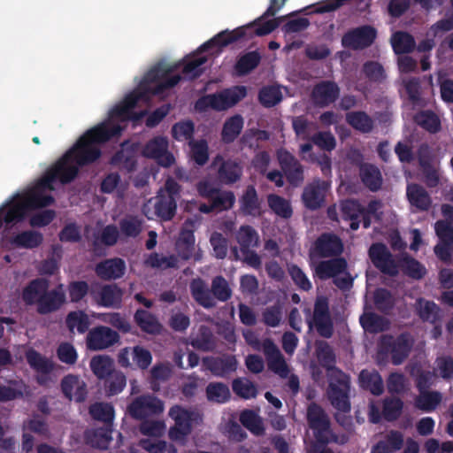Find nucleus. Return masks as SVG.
I'll list each match as a JSON object with an SVG mask.
<instances>
[{
	"instance_id": "33",
	"label": "nucleus",
	"mask_w": 453,
	"mask_h": 453,
	"mask_svg": "<svg viewBox=\"0 0 453 453\" xmlns=\"http://www.w3.org/2000/svg\"><path fill=\"white\" fill-rule=\"evenodd\" d=\"M49 288V280L45 278L34 279L23 288L21 298L27 305H37L41 296Z\"/></svg>"
},
{
	"instance_id": "41",
	"label": "nucleus",
	"mask_w": 453,
	"mask_h": 453,
	"mask_svg": "<svg viewBox=\"0 0 453 453\" xmlns=\"http://www.w3.org/2000/svg\"><path fill=\"white\" fill-rule=\"evenodd\" d=\"M134 319L141 330L147 334H157L162 330V325L157 317L146 310L138 309Z\"/></svg>"
},
{
	"instance_id": "35",
	"label": "nucleus",
	"mask_w": 453,
	"mask_h": 453,
	"mask_svg": "<svg viewBox=\"0 0 453 453\" xmlns=\"http://www.w3.org/2000/svg\"><path fill=\"white\" fill-rule=\"evenodd\" d=\"M358 380L360 387L369 391L373 395H380L384 392L382 377L375 369L362 370L359 373Z\"/></svg>"
},
{
	"instance_id": "50",
	"label": "nucleus",
	"mask_w": 453,
	"mask_h": 453,
	"mask_svg": "<svg viewBox=\"0 0 453 453\" xmlns=\"http://www.w3.org/2000/svg\"><path fill=\"white\" fill-rule=\"evenodd\" d=\"M418 316L426 322L435 323L439 319L440 308L433 301L418 298L416 303Z\"/></svg>"
},
{
	"instance_id": "20",
	"label": "nucleus",
	"mask_w": 453,
	"mask_h": 453,
	"mask_svg": "<svg viewBox=\"0 0 453 453\" xmlns=\"http://www.w3.org/2000/svg\"><path fill=\"white\" fill-rule=\"evenodd\" d=\"M340 96V87L334 81H321L312 88L311 99L318 107L324 108L334 104Z\"/></svg>"
},
{
	"instance_id": "14",
	"label": "nucleus",
	"mask_w": 453,
	"mask_h": 453,
	"mask_svg": "<svg viewBox=\"0 0 453 453\" xmlns=\"http://www.w3.org/2000/svg\"><path fill=\"white\" fill-rule=\"evenodd\" d=\"M168 140L165 136H156L148 141L142 150L144 157L155 159L158 165L164 167L171 166L175 159L168 151Z\"/></svg>"
},
{
	"instance_id": "22",
	"label": "nucleus",
	"mask_w": 453,
	"mask_h": 453,
	"mask_svg": "<svg viewBox=\"0 0 453 453\" xmlns=\"http://www.w3.org/2000/svg\"><path fill=\"white\" fill-rule=\"evenodd\" d=\"M263 352L267 361L268 369L281 378H286L289 372L288 365L279 348L271 339L267 338L263 342Z\"/></svg>"
},
{
	"instance_id": "32",
	"label": "nucleus",
	"mask_w": 453,
	"mask_h": 453,
	"mask_svg": "<svg viewBox=\"0 0 453 453\" xmlns=\"http://www.w3.org/2000/svg\"><path fill=\"white\" fill-rule=\"evenodd\" d=\"M240 211L244 216L257 217L261 214V201L253 185H248L239 198Z\"/></svg>"
},
{
	"instance_id": "49",
	"label": "nucleus",
	"mask_w": 453,
	"mask_h": 453,
	"mask_svg": "<svg viewBox=\"0 0 453 453\" xmlns=\"http://www.w3.org/2000/svg\"><path fill=\"white\" fill-rule=\"evenodd\" d=\"M205 394L209 402L225 403L230 400L231 393L226 384L223 382H210Z\"/></svg>"
},
{
	"instance_id": "46",
	"label": "nucleus",
	"mask_w": 453,
	"mask_h": 453,
	"mask_svg": "<svg viewBox=\"0 0 453 453\" xmlns=\"http://www.w3.org/2000/svg\"><path fill=\"white\" fill-rule=\"evenodd\" d=\"M143 220L138 216L126 215L119 221V233L125 237L136 238L142 231Z\"/></svg>"
},
{
	"instance_id": "61",
	"label": "nucleus",
	"mask_w": 453,
	"mask_h": 453,
	"mask_svg": "<svg viewBox=\"0 0 453 453\" xmlns=\"http://www.w3.org/2000/svg\"><path fill=\"white\" fill-rule=\"evenodd\" d=\"M267 201L269 207L276 215L283 219L291 218L293 211L288 200L278 195L271 194L268 196Z\"/></svg>"
},
{
	"instance_id": "17",
	"label": "nucleus",
	"mask_w": 453,
	"mask_h": 453,
	"mask_svg": "<svg viewBox=\"0 0 453 453\" xmlns=\"http://www.w3.org/2000/svg\"><path fill=\"white\" fill-rule=\"evenodd\" d=\"M413 341L407 333L400 334L395 339L389 337L388 340L382 341V346L387 352L391 355V362L395 365H399L408 357Z\"/></svg>"
},
{
	"instance_id": "5",
	"label": "nucleus",
	"mask_w": 453,
	"mask_h": 453,
	"mask_svg": "<svg viewBox=\"0 0 453 453\" xmlns=\"http://www.w3.org/2000/svg\"><path fill=\"white\" fill-rule=\"evenodd\" d=\"M307 423L312 430L316 442L320 445H327L330 442H347L348 438L343 435L341 441L333 433L328 415L325 410L316 403H311L307 408Z\"/></svg>"
},
{
	"instance_id": "44",
	"label": "nucleus",
	"mask_w": 453,
	"mask_h": 453,
	"mask_svg": "<svg viewBox=\"0 0 453 453\" xmlns=\"http://www.w3.org/2000/svg\"><path fill=\"white\" fill-rule=\"evenodd\" d=\"M261 61L258 51H249L241 56L234 65V71L239 76H244L256 69Z\"/></svg>"
},
{
	"instance_id": "13",
	"label": "nucleus",
	"mask_w": 453,
	"mask_h": 453,
	"mask_svg": "<svg viewBox=\"0 0 453 453\" xmlns=\"http://www.w3.org/2000/svg\"><path fill=\"white\" fill-rule=\"evenodd\" d=\"M277 159L288 182L294 187L300 186L304 180L303 166L300 161L284 149L277 151Z\"/></svg>"
},
{
	"instance_id": "42",
	"label": "nucleus",
	"mask_w": 453,
	"mask_h": 453,
	"mask_svg": "<svg viewBox=\"0 0 453 453\" xmlns=\"http://www.w3.org/2000/svg\"><path fill=\"white\" fill-rule=\"evenodd\" d=\"M154 209L155 215L157 218L161 220L168 221L175 216L177 202L170 196H165L164 192H158Z\"/></svg>"
},
{
	"instance_id": "27",
	"label": "nucleus",
	"mask_w": 453,
	"mask_h": 453,
	"mask_svg": "<svg viewBox=\"0 0 453 453\" xmlns=\"http://www.w3.org/2000/svg\"><path fill=\"white\" fill-rule=\"evenodd\" d=\"M65 294L63 285L59 284L51 290H46L39 300L37 311L39 314L46 315L59 310L65 303Z\"/></svg>"
},
{
	"instance_id": "26",
	"label": "nucleus",
	"mask_w": 453,
	"mask_h": 453,
	"mask_svg": "<svg viewBox=\"0 0 453 453\" xmlns=\"http://www.w3.org/2000/svg\"><path fill=\"white\" fill-rule=\"evenodd\" d=\"M28 211L24 201L17 198L15 195L12 200L0 208V228L4 222L9 225L23 221Z\"/></svg>"
},
{
	"instance_id": "52",
	"label": "nucleus",
	"mask_w": 453,
	"mask_h": 453,
	"mask_svg": "<svg viewBox=\"0 0 453 453\" xmlns=\"http://www.w3.org/2000/svg\"><path fill=\"white\" fill-rule=\"evenodd\" d=\"M419 395L415 399V406L423 411L431 412L441 402V395L438 391H418Z\"/></svg>"
},
{
	"instance_id": "53",
	"label": "nucleus",
	"mask_w": 453,
	"mask_h": 453,
	"mask_svg": "<svg viewBox=\"0 0 453 453\" xmlns=\"http://www.w3.org/2000/svg\"><path fill=\"white\" fill-rule=\"evenodd\" d=\"M139 446L149 453H177V449L173 444L157 438L141 439Z\"/></svg>"
},
{
	"instance_id": "64",
	"label": "nucleus",
	"mask_w": 453,
	"mask_h": 453,
	"mask_svg": "<svg viewBox=\"0 0 453 453\" xmlns=\"http://www.w3.org/2000/svg\"><path fill=\"white\" fill-rule=\"evenodd\" d=\"M89 414L96 420L111 423L114 418V408L108 403H96L89 407Z\"/></svg>"
},
{
	"instance_id": "40",
	"label": "nucleus",
	"mask_w": 453,
	"mask_h": 453,
	"mask_svg": "<svg viewBox=\"0 0 453 453\" xmlns=\"http://www.w3.org/2000/svg\"><path fill=\"white\" fill-rule=\"evenodd\" d=\"M346 122L355 130L362 134H369L374 128V120L364 111L346 113Z\"/></svg>"
},
{
	"instance_id": "8",
	"label": "nucleus",
	"mask_w": 453,
	"mask_h": 453,
	"mask_svg": "<svg viewBox=\"0 0 453 453\" xmlns=\"http://www.w3.org/2000/svg\"><path fill=\"white\" fill-rule=\"evenodd\" d=\"M70 153H65L54 164H52L42 174L51 185L59 182L62 185L71 183L79 174V168L69 157Z\"/></svg>"
},
{
	"instance_id": "11",
	"label": "nucleus",
	"mask_w": 453,
	"mask_h": 453,
	"mask_svg": "<svg viewBox=\"0 0 453 453\" xmlns=\"http://www.w3.org/2000/svg\"><path fill=\"white\" fill-rule=\"evenodd\" d=\"M310 329L315 326L318 334L324 338H331L334 325L330 316L329 303L325 296L317 297L314 303L313 317L307 320Z\"/></svg>"
},
{
	"instance_id": "38",
	"label": "nucleus",
	"mask_w": 453,
	"mask_h": 453,
	"mask_svg": "<svg viewBox=\"0 0 453 453\" xmlns=\"http://www.w3.org/2000/svg\"><path fill=\"white\" fill-rule=\"evenodd\" d=\"M191 346L200 351H213L217 342L211 329L204 325L200 326L197 334L190 341Z\"/></svg>"
},
{
	"instance_id": "39",
	"label": "nucleus",
	"mask_w": 453,
	"mask_h": 453,
	"mask_svg": "<svg viewBox=\"0 0 453 453\" xmlns=\"http://www.w3.org/2000/svg\"><path fill=\"white\" fill-rule=\"evenodd\" d=\"M65 322L70 334L77 332L80 334L88 332L91 324L88 315L82 310L70 311Z\"/></svg>"
},
{
	"instance_id": "55",
	"label": "nucleus",
	"mask_w": 453,
	"mask_h": 453,
	"mask_svg": "<svg viewBox=\"0 0 453 453\" xmlns=\"http://www.w3.org/2000/svg\"><path fill=\"white\" fill-rule=\"evenodd\" d=\"M242 425L257 436L265 434V426L261 418L251 410H245L240 415Z\"/></svg>"
},
{
	"instance_id": "3",
	"label": "nucleus",
	"mask_w": 453,
	"mask_h": 453,
	"mask_svg": "<svg viewBox=\"0 0 453 453\" xmlns=\"http://www.w3.org/2000/svg\"><path fill=\"white\" fill-rule=\"evenodd\" d=\"M189 287L194 300L205 309L214 308L216 306L215 299L219 302H226L233 295L228 281L222 275L215 276L212 279L211 289L201 278L194 279Z\"/></svg>"
},
{
	"instance_id": "29",
	"label": "nucleus",
	"mask_w": 453,
	"mask_h": 453,
	"mask_svg": "<svg viewBox=\"0 0 453 453\" xmlns=\"http://www.w3.org/2000/svg\"><path fill=\"white\" fill-rule=\"evenodd\" d=\"M126 272L125 261L120 257L104 259L95 267L96 276L103 280L120 279Z\"/></svg>"
},
{
	"instance_id": "6",
	"label": "nucleus",
	"mask_w": 453,
	"mask_h": 453,
	"mask_svg": "<svg viewBox=\"0 0 453 453\" xmlns=\"http://www.w3.org/2000/svg\"><path fill=\"white\" fill-rule=\"evenodd\" d=\"M173 72V67L159 63L145 73L139 88L149 95H161L165 90L175 87L181 81L180 74L170 76Z\"/></svg>"
},
{
	"instance_id": "51",
	"label": "nucleus",
	"mask_w": 453,
	"mask_h": 453,
	"mask_svg": "<svg viewBox=\"0 0 453 453\" xmlns=\"http://www.w3.org/2000/svg\"><path fill=\"white\" fill-rule=\"evenodd\" d=\"M361 326L365 332L380 333L387 329V320L374 312H365L359 318Z\"/></svg>"
},
{
	"instance_id": "34",
	"label": "nucleus",
	"mask_w": 453,
	"mask_h": 453,
	"mask_svg": "<svg viewBox=\"0 0 453 453\" xmlns=\"http://www.w3.org/2000/svg\"><path fill=\"white\" fill-rule=\"evenodd\" d=\"M42 234L35 230L19 232L9 240L10 244L14 248L27 250L36 249L42 245Z\"/></svg>"
},
{
	"instance_id": "28",
	"label": "nucleus",
	"mask_w": 453,
	"mask_h": 453,
	"mask_svg": "<svg viewBox=\"0 0 453 453\" xmlns=\"http://www.w3.org/2000/svg\"><path fill=\"white\" fill-rule=\"evenodd\" d=\"M348 267L344 257H334L328 260H322L314 268L313 276L320 280L334 279L336 276L346 272Z\"/></svg>"
},
{
	"instance_id": "15",
	"label": "nucleus",
	"mask_w": 453,
	"mask_h": 453,
	"mask_svg": "<svg viewBox=\"0 0 453 453\" xmlns=\"http://www.w3.org/2000/svg\"><path fill=\"white\" fill-rule=\"evenodd\" d=\"M152 362V356L149 349L136 345L134 348L126 347L120 349L118 355V363L120 366L128 368L134 365L135 367L145 370Z\"/></svg>"
},
{
	"instance_id": "45",
	"label": "nucleus",
	"mask_w": 453,
	"mask_h": 453,
	"mask_svg": "<svg viewBox=\"0 0 453 453\" xmlns=\"http://www.w3.org/2000/svg\"><path fill=\"white\" fill-rule=\"evenodd\" d=\"M26 359L30 367L38 372L49 374L54 369L52 361L34 349L26 352Z\"/></svg>"
},
{
	"instance_id": "63",
	"label": "nucleus",
	"mask_w": 453,
	"mask_h": 453,
	"mask_svg": "<svg viewBox=\"0 0 453 453\" xmlns=\"http://www.w3.org/2000/svg\"><path fill=\"white\" fill-rule=\"evenodd\" d=\"M24 390L25 384L22 381L10 380L7 386L0 385V402H9L21 398Z\"/></svg>"
},
{
	"instance_id": "16",
	"label": "nucleus",
	"mask_w": 453,
	"mask_h": 453,
	"mask_svg": "<svg viewBox=\"0 0 453 453\" xmlns=\"http://www.w3.org/2000/svg\"><path fill=\"white\" fill-rule=\"evenodd\" d=\"M376 35L374 27L362 26L347 32L342 38V44L344 48L354 50H364L373 43Z\"/></svg>"
},
{
	"instance_id": "57",
	"label": "nucleus",
	"mask_w": 453,
	"mask_h": 453,
	"mask_svg": "<svg viewBox=\"0 0 453 453\" xmlns=\"http://www.w3.org/2000/svg\"><path fill=\"white\" fill-rule=\"evenodd\" d=\"M415 122L431 134H435L441 129V120L432 111H422L415 116Z\"/></svg>"
},
{
	"instance_id": "59",
	"label": "nucleus",
	"mask_w": 453,
	"mask_h": 453,
	"mask_svg": "<svg viewBox=\"0 0 453 453\" xmlns=\"http://www.w3.org/2000/svg\"><path fill=\"white\" fill-rule=\"evenodd\" d=\"M232 389L235 395L243 399L255 398L257 395V386L247 378H236L232 382Z\"/></svg>"
},
{
	"instance_id": "19",
	"label": "nucleus",
	"mask_w": 453,
	"mask_h": 453,
	"mask_svg": "<svg viewBox=\"0 0 453 453\" xmlns=\"http://www.w3.org/2000/svg\"><path fill=\"white\" fill-rule=\"evenodd\" d=\"M119 341V334L105 326L92 328L87 335V346L92 350H101L113 346Z\"/></svg>"
},
{
	"instance_id": "12",
	"label": "nucleus",
	"mask_w": 453,
	"mask_h": 453,
	"mask_svg": "<svg viewBox=\"0 0 453 453\" xmlns=\"http://www.w3.org/2000/svg\"><path fill=\"white\" fill-rule=\"evenodd\" d=\"M164 411L163 402L153 395H142L134 398L127 406V412L136 420L158 415Z\"/></svg>"
},
{
	"instance_id": "10",
	"label": "nucleus",
	"mask_w": 453,
	"mask_h": 453,
	"mask_svg": "<svg viewBox=\"0 0 453 453\" xmlns=\"http://www.w3.org/2000/svg\"><path fill=\"white\" fill-rule=\"evenodd\" d=\"M169 416L174 420V426L169 429L168 435L172 441H184L192 431V424L200 418L198 413L188 411L179 405L173 406Z\"/></svg>"
},
{
	"instance_id": "58",
	"label": "nucleus",
	"mask_w": 453,
	"mask_h": 453,
	"mask_svg": "<svg viewBox=\"0 0 453 453\" xmlns=\"http://www.w3.org/2000/svg\"><path fill=\"white\" fill-rule=\"evenodd\" d=\"M403 408V402L398 397H386L382 404V416L388 422L398 419Z\"/></svg>"
},
{
	"instance_id": "1",
	"label": "nucleus",
	"mask_w": 453,
	"mask_h": 453,
	"mask_svg": "<svg viewBox=\"0 0 453 453\" xmlns=\"http://www.w3.org/2000/svg\"><path fill=\"white\" fill-rule=\"evenodd\" d=\"M282 7L281 0H270L268 8L260 18L234 30L226 29L218 33L209 41L202 44L198 51L204 52L215 47L221 49L243 39L248 40L252 38L254 35L264 36L271 34L280 26L278 19L266 20L262 24H259V22L267 17L274 16Z\"/></svg>"
},
{
	"instance_id": "48",
	"label": "nucleus",
	"mask_w": 453,
	"mask_h": 453,
	"mask_svg": "<svg viewBox=\"0 0 453 453\" xmlns=\"http://www.w3.org/2000/svg\"><path fill=\"white\" fill-rule=\"evenodd\" d=\"M399 265L403 273L414 280H420L426 273V267L417 259L407 254L399 260Z\"/></svg>"
},
{
	"instance_id": "36",
	"label": "nucleus",
	"mask_w": 453,
	"mask_h": 453,
	"mask_svg": "<svg viewBox=\"0 0 453 453\" xmlns=\"http://www.w3.org/2000/svg\"><path fill=\"white\" fill-rule=\"evenodd\" d=\"M362 183L372 192L381 188L383 178L380 169L372 164H363L359 168Z\"/></svg>"
},
{
	"instance_id": "9",
	"label": "nucleus",
	"mask_w": 453,
	"mask_h": 453,
	"mask_svg": "<svg viewBox=\"0 0 453 453\" xmlns=\"http://www.w3.org/2000/svg\"><path fill=\"white\" fill-rule=\"evenodd\" d=\"M368 257L381 273L390 277H395L400 271L399 261L390 252L383 242H373L368 250Z\"/></svg>"
},
{
	"instance_id": "54",
	"label": "nucleus",
	"mask_w": 453,
	"mask_h": 453,
	"mask_svg": "<svg viewBox=\"0 0 453 453\" xmlns=\"http://www.w3.org/2000/svg\"><path fill=\"white\" fill-rule=\"evenodd\" d=\"M90 368L98 379H105L114 371V364L108 356H96L90 360Z\"/></svg>"
},
{
	"instance_id": "31",
	"label": "nucleus",
	"mask_w": 453,
	"mask_h": 453,
	"mask_svg": "<svg viewBox=\"0 0 453 453\" xmlns=\"http://www.w3.org/2000/svg\"><path fill=\"white\" fill-rule=\"evenodd\" d=\"M406 197L411 207L418 211H427L432 206V197L420 184L409 183L406 187Z\"/></svg>"
},
{
	"instance_id": "37",
	"label": "nucleus",
	"mask_w": 453,
	"mask_h": 453,
	"mask_svg": "<svg viewBox=\"0 0 453 453\" xmlns=\"http://www.w3.org/2000/svg\"><path fill=\"white\" fill-rule=\"evenodd\" d=\"M364 212V206L354 199H347L341 204V213L342 219L349 220V227L356 231L360 226V217Z\"/></svg>"
},
{
	"instance_id": "62",
	"label": "nucleus",
	"mask_w": 453,
	"mask_h": 453,
	"mask_svg": "<svg viewBox=\"0 0 453 453\" xmlns=\"http://www.w3.org/2000/svg\"><path fill=\"white\" fill-rule=\"evenodd\" d=\"M362 72L373 83H381L387 78L383 65L377 61L369 60L364 63Z\"/></svg>"
},
{
	"instance_id": "23",
	"label": "nucleus",
	"mask_w": 453,
	"mask_h": 453,
	"mask_svg": "<svg viewBox=\"0 0 453 453\" xmlns=\"http://www.w3.org/2000/svg\"><path fill=\"white\" fill-rule=\"evenodd\" d=\"M203 365L214 376L224 378L236 371L238 362L233 355H223L203 357Z\"/></svg>"
},
{
	"instance_id": "18",
	"label": "nucleus",
	"mask_w": 453,
	"mask_h": 453,
	"mask_svg": "<svg viewBox=\"0 0 453 453\" xmlns=\"http://www.w3.org/2000/svg\"><path fill=\"white\" fill-rule=\"evenodd\" d=\"M211 166H218V179L225 185L234 184L239 181L242 176V166L239 162L230 158L224 159L219 154L213 158Z\"/></svg>"
},
{
	"instance_id": "24",
	"label": "nucleus",
	"mask_w": 453,
	"mask_h": 453,
	"mask_svg": "<svg viewBox=\"0 0 453 453\" xmlns=\"http://www.w3.org/2000/svg\"><path fill=\"white\" fill-rule=\"evenodd\" d=\"M138 150V142L125 141L121 143V149L112 156L111 163L119 165L127 173L134 172L137 165L136 154Z\"/></svg>"
},
{
	"instance_id": "25",
	"label": "nucleus",
	"mask_w": 453,
	"mask_h": 453,
	"mask_svg": "<svg viewBox=\"0 0 453 453\" xmlns=\"http://www.w3.org/2000/svg\"><path fill=\"white\" fill-rule=\"evenodd\" d=\"M90 294L99 306L119 309L122 304L124 291L117 284H106L100 287L96 295L93 289Z\"/></svg>"
},
{
	"instance_id": "56",
	"label": "nucleus",
	"mask_w": 453,
	"mask_h": 453,
	"mask_svg": "<svg viewBox=\"0 0 453 453\" xmlns=\"http://www.w3.org/2000/svg\"><path fill=\"white\" fill-rule=\"evenodd\" d=\"M236 240L240 250H247L257 247L259 237L257 231L249 225L242 226L236 234Z\"/></svg>"
},
{
	"instance_id": "60",
	"label": "nucleus",
	"mask_w": 453,
	"mask_h": 453,
	"mask_svg": "<svg viewBox=\"0 0 453 453\" xmlns=\"http://www.w3.org/2000/svg\"><path fill=\"white\" fill-rule=\"evenodd\" d=\"M316 352L319 364L328 371V373L331 372L333 369H337L334 366L335 355L327 342H319L317 344Z\"/></svg>"
},
{
	"instance_id": "2",
	"label": "nucleus",
	"mask_w": 453,
	"mask_h": 453,
	"mask_svg": "<svg viewBox=\"0 0 453 453\" xmlns=\"http://www.w3.org/2000/svg\"><path fill=\"white\" fill-rule=\"evenodd\" d=\"M123 127L119 124L103 122L84 133L66 153L78 168L95 163L102 155L98 144L106 142L121 134Z\"/></svg>"
},
{
	"instance_id": "47",
	"label": "nucleus",
	"mask_w": 453,
	"mask_h": 453,
	"mask_svg": "<svg viewBox=\"0 0 453 453\" xmlns=\"http://www.w3.org/2000/svg\"><path fill=\"white\" fill-rule=\"evenodd\" d=\"M392 48L395 54L412 52L416 47L414 37L407 32H395L391 38Z\"/></svg>"
},
{
	"instance_id": "21",
	"label": "nucleus",
	"mask_w": 453,
	"mask_h": 453,
	"mask_svg": "<svg viewBox=\"0 0 453 453\" xmlns=\"http://www.w3.org/2000/svg\"><path fill=\"white\" fill-rule=\"evenodd\" d=\"M328 188L329 183L320 179H315L308 184L302 195L305 207L312 211L320 208L324 203Z\"/></svg>"
},
{
	"instance_id": "7",
	"label": "nucleus",
	"mask_w": 453,
	"mask_h": 453,
	"mask_svg": "<svg viewBox=\"0 0 453 453\" xmlns=\"http://www.w3.org/2000/svg\"><path fill=\"white\" fill-rule=\"evenodd\" d=\"M55 187L42 176L22 194H16V197L22 199L29 211L42 209L52 205L55 198L46 191H53Z\"/></svg>"
},
{
	"instance_id": "4",
	"label": "nucleus",
	"mask_w": 453,
	"mask_h": 453,
	"mask_svg": "<svg viewBox=\"0 0 453 453\" xmlns=\"http://www.w3.org/2000/svg\"><path fill=\"white\" fill-rule=\"evenodd\" d=\"M327 377L326 395L331 405L338 411L349 412L351 410L349 375L340 369H333Z\"/></svg>"
},
{
	"instance_id": "43",
	"label": "nucleus",
	"mask_w": 453,
	"mask_h": 453,
	"mask_svg": "<svg viewBox=\"0 0 453 453\" xmlns=\"http://www.w3.org/2000/svg\"><path fill=\"white\" fill-rule=\"evenodd\" d=\"M243 125V118L239 114L228 118L221 130V141L226 144L234 142L242 133Z\"/></svg>"
},
{
	"instance_id": "30",
	"label": "nucleus",
	"mask_w": 453,
	"mask_h": 453,
	"mask_svg": "<svg viewBox=\"0 0 453 453\" xmlns=\"http://www.w3.org/2000/svg\"><path fill=\"white\" fill-rule=\"evenodd\" d=\"M314 250L320 257H333L342 252L343 244L337 235L326 233L316 240Z\"/></svg>"
}]
</instances>
